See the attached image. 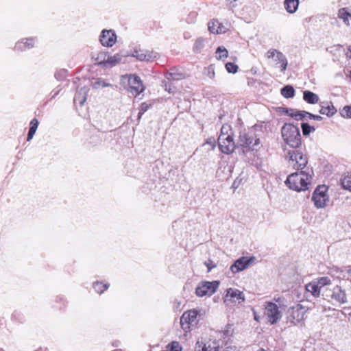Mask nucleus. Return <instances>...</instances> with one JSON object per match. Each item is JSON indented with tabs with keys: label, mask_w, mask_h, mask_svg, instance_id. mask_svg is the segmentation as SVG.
<instances>
[{
	"label": "nucleus",
	"mask_w": 351,
	"mask_h": 351,
	"mask_svg": "<svg viewBox=\"0 0 351 351\" xmlns=\"http://www.w3.org/2000/svg\"><path fill=\"white\" fill-rule=\"evenodd\" d=\"M313 174V171L311 168L293 173L288 176L285 182L286 184L289 189L296 191H305L307 189L308 184L311 183Z\"/></svg>",
	"instance_id": "obj_1"
},
{
	"label": "nucleus",
	"mask_w": 351,
	"mask_h": 351,
	"mask_svg": "<svg viewBox=\"0 0 351 351\" xmlns=\"http://www.w3.org/2000/svg\"><path fill=\"white\" fill-rule=\"evenodd\" d=\"M281 133L283 140L290 147L297 148L300 145L301 135L297 126L285 123L281 129Z\"/></svg>",
	"instance_id": "obj_2"
},
{
	"label": "nucleus",
	"mask_w": 351,
	"mask_h": 351,
	"mask_svg": "<svg viewBox=\"0 0 351 351\" xmlns=\"http://www.w3.org/2000/svg\"><path fill=\"white\" fill-rule=\"evenodd\" d=\"M289 156V163L293 169L296 170L304 171L308 163L307 156L298 150L289 151L287 153Z\"/></svg>",
	"instance_id": "obj_3"
},
{
	"label": "nucleus",
	"mask_w": 351,
	"mask_h": 351,
	"mask_svg": "<svg viewBox=\"0 0 351 351\" xmlns=\"http://www.w3.org/2000/svg\"><path fill=\"white\" fill-rule=\"evenodd\" d=\"M264 306V314L267 317L270 324H276L281 319L282 313L276 304L272 302H266Z\"/></svg>",
	"instance_id": "obj_4"
},
{
	"label": "nucleus",
	"mask_w": 351,
	"mask_h": 351,
	"mask_svg": "<svg viewBox=\"0 0 351 351\" xmlns=\"http://www.w3.org/2000/svg\"><path fill=\"white\" fill-rule=\"evenodd\" d=\"M219 286V281H202L195 289V294L198 297L210 296L214 294Z\"/></svg>",
	"instance_id": "obj_5"
},
{
	"label": "nucleus",
	"mask_w": 351,
	"mask_h": 351,
	"mask_svg": "<svg viewBox=\"0 0 351 351\" xmlns=\"http://www.w3.org/2000/svg\"><path fill=\"white\" fill-rule=\"evenodd\" d=\"M259 143V138L254 136L252 132H240L237 139L238 145L249 149H254Z\"/></svg>",
	"instance_id": "obj_6"
},
{
	"label": "nucleus",
	"mask_w": 351,
	"mask_h": 351,
	"mask_svg": "<svg viewBox=\"0 0 351 351\" xmlns=\"http://www.w3.org/2000/svg\"><path fill=\"white\" fill-rule=\"evenodd\" d=\"M306 312V307L299 304L290 307L287 311V322L293 325H297L304 319Z\"/></svg>",
	"instance_id": "obj_7"
},
{
	"label": "nucleus",
	"mask_w": 351,
	"mask_h": 351,
	"mask_svg": "<svg viewBox=\"0 0 351 351\" xmlns=\"http://www.w3.org/2000/svg\"><path fill=\"white\" fill-rule=\"evenodd\" d=\"M327 190L328 189L325 185H322L318 186L314 191L311 199L317 208L326 206V204L328 201Z\"/></svg>",
	"instance_id": "obj_8"
},
{
	"label": "nucleus",
	"mask_w": 351,
	"mask_h": 351,
	"mask_svg": "<svg viewBox=\"0 0 351 351\" xmlns=\"http://www.w3.org/2000/svg\"><path fill=\"white\" fill-rule=\"evenodd\" d=\"M123 77L127 78L129 84L128 91L134 96H137L145 90V86L141 78L135 75H125Z\"/></svg>",
	"instance_id": "obj_9"
},
{
	"label": "nucleus",
	"mask_w": 351,
	"mask_h": 351,
	"mask_svg": "<svg viewBox=\"0 0 351 351\" xmlns=\"http://www.w3.org/2000/svg\"><path fill=\"white\" fill-rule=\"evenodd\" d=\"M218 145L221 152L230 154L235 148V143L230 134H220L218 138Z\"/></svg>",
	"instance_id": "obj_10"
},
{
	"label": "nucleus",
	"mask_w": 351,
	"mask_h": 351,
	"mask_svg": "<svg viewBox=\"0 0 351 351\" xmlns=\"http://www.w3.org/2000/svg\"><path fill=\"white\" fill-rule=\"evenodd\" d=\"M200 316L199 311L196 309L189 310L184 312L180 318V324L183 329L189 328V325H196Z\"/></svg>",
	"instance_id": "obj_11"
},
{
	"label": "nucleus",
	"mask_w": 351,
	"mask_h": 351,
	"mask_svg": "<svg viewBox=\"0 0 351 351\" xmlns=\"http://www.w3.org/2000/svg\"><path fill=\"white\" fill-rule=\"evenodd\" d=\"M268 59H274V60L280 64L281 71L284 72L287 67L288 61L285 56L280 51L275 49H270L266 53Z\"/></svg>",
	"instance_id": "obj_12"
},
{
	"label": "nucleus",
	"mask_w": 351,
	"mask_h": 351,
	"mask_svg": "<svg viewBox=\"0 0 351 351\" xmlns=\"http://www.w3.org/2000/svg\"><path fill=\"white\" fill-rule=\"evenodd\" d=\"M117 35L112 29H103L99 37V40L102 46L111 47L117 42Z\"/></svg>",
	"instance_id": "obj_13"
},
{
	"label": "nucleus",
	"mask_w": 351,
	"mask_h": 351,
	"mask_svg": "<svg viewBox=\"0 0 351 351\" xmlns=\"http://www.w3.org/2000/svg\"><path fill=\"white\" fill-rule=\"evenodd\" d=\"M225 303L228 302H238L239 304L245 301V296L242 291L233 288H229L226 290V294L223 298Z\"/></svg>",
	"instance_id": "obj_14"
},
{
	"label": "nucleus",
	"mask_w": 351,
	"mask_h": 351,
	"mask_svg": "<svg viewBox=\"0 0 351 351\" xmlns=\"http://www.w3.org/2000/svg\"><path fill=\"white\" fill-rule=\"evenodd\" d=\"M254 259V257H241L230 266V269L233 274L238 273L247 268Z\"/></svg>",
	"instance_id": "obj_15"
},
{
	"label": "nucleus",
	"mask_w": 351,
	"mask_h": 351,
	"mask_svg": "<svg viewBox=\"0 0 351 351\" xmlns=\"http://www.w3.org/2000/svg\"><path fill=\"white\" fill-rule=\"evenodd\" d=\"M131 56L140 61H153L156 59L158 53L153 51L135 49Z\"/></svg>",
	"instance_id": "obj_16"
},
{
	"label": "nucleus",
	"mask_w": 351,
	"mask_h": 351,
	"mask_svg": "<svg viewBox=\"0 0 351 351\" xmlns=\"http://www.w3.org/2000/svg\"><path fill=\"white\" fill-rule=\"evenodd\" d=\"M330 298L339 304H345L347 302L346 292L339 286H336L333 288Z\"/></svg>",
	"instance_id": "obj_17"
},
{
	"label": "nucleus",
	"mask_w": 351,
	"mask_h": 351,
	"mask_svg": "<svg viewBox=\"0 0 351 351\" xmlns=\"http://www.w3.org/2000/svg\"><path fill=\"white\" fill-rule=\"evenodd\" d=\"M35 45V39L34 38H26L25 41L24 39H22L20 41H18L15 46V51H24L26 49H29L34 47Z\"/></svg>",
	"instance_id": "obj_18"
},
{
	"label": "nucleus",
	"mask_w": 351,
	"mask_h": 351,
	"mask_svg": "<svg viewBox=\"0 0 351 351\" xmlns=\"http://www.w3.org/2000/svg\"><path fill=\"white\" fill-rule=\"evenodd\" d=\"M89 88L87 86H83L77 90L74 97V103L82 106L86 100V97Z\"/></svg>",
	"instance_id": "obj_19"
},
{
	"label": "nucleus",
	"mask_w": 351,
	"mask_h": 351,
	"mask_svg": "<svg viewBox=\"0 0 351 351\" xmlns=\"http://www.w3.org/2000/svg\"><path fill=\"white\" fill-rule=\"evenodd\" d=\"M320 107L319 113L327 117H332L337 112V109L332 103L328 101L321 102Z\"/></svg>",
	"instance_id": "obj_20"
},
{
	"label": "nucleus",
	"mask_w": 351,
	"mask_h": 351,
	"mask_svg": "<svg viewBox=\"0 0 351 351\" xmlns=\"http://www.w3.org/2000/svg\"><path fill=\"white\" fill-rule=\"evenodd\" d=\"M303 99L309 104H315L319 101V96L310 90L303 92Z\"/></svg>",
	"instance_id": "obj_21"
},
{
	"label": "nucleus",
	"mask_w": 351,
	"mask_h": 351,
	"mask_svg": "<svg viewBox=\"0 0 351 351\" xmlns=\"http://www.w3.org/2000/svg\"><path fill=\"white\" fill-rule=\"evenodd\" d=\"M284 5L287 12L293 14L298 10L299 5V0H285Z\"/></svg>",
	"instance_id": "obj_22"
},
{
	"label": "nucleus",
	"mask_w": 351,
	"mask_h": 351,
	"mask_svg": "<svg viewBox=\"0 0 351 351\" xmlns=\"http://www.w3.org/2000/svg\"><path fill=\"white\" fill-rule=\"evenodd\" d=\"M165 77L169 81H178L184 79L185 77V75L183 73L172 70L171 71L167 73Z\"/></svg>",
	"instance_id": "obj_23"
},
{
	"label": "nucleus",
	"mask_w": 351,
	"mask_h": 351,
	"mask_svg": "<svg viewBox=\"0 0 351 351\" xmlns=\"http://www.w3.org/2000/svg\"><path fill=\"white\" fill-rule=\"evenodd\" d=\"M306 290L311 293L315 298H317L320 295L321 289L313 280L306 285Z\"/></svg>",
	"instance_id": "obj_24"
},
{
	"label": "nucleus",
	"mask_w": 351,
	"mask_h": 351,
	"mask_svg": "<svg viewBox=\"0 0 351 351\" xmlns=\"http://www.w3.org/2000/svg\"><path fill=\"white\" fill-rule=\"evenodd\" d=\"M122 60V56L119 53H117L112 56L108 57L107 60L104 61L105 65H109L110 66H114L117 64L119 63Z\"/></svg>",
	"instance_id": "obj_25"
},
{
	"label": "nucleus",
	"mask_w": 351,
	"mask_h": 351,
	"mask_svg": "<svg viewBox=\"0 0 351 351\" xmlns=\"http://www.w3.org/2000/svg\"><path fill=\"white\" fill-rule=\"evenodd\" d=\"M281 94L285 98H292L295 95V90L291 85H287L282 88Z\"/></svg>",
	"instance_id": "obj_26"
},
{
	"label": "nucleus",
	"mask_w": 351,
	"mask_h": 351,
	"mask_svg": "<svg viewBox=\"0 0 351 351\" xmlns=\"http://www.w3.org/2000/svg\"><path fill=\"white\" fill-rule=\"evenodd\" d=\"M219 344L215 341H209L204 343L202 351H218Z\"/></svg>",
	"instance_id": "obj_27"
},
{
	"label": "nucleus",
	"mask_w": 351,
	"mask_h": 351,
	"mask_svg": "<svg viewBox=\"0 0 351 351\" xmlns=\"http://www.w3.org/2000/svg\"><path fill=\"white\" fill-rule=\"evenodd\" d=\"M93 286L97 293L101 294L109 287V284H104L101 282H95L93 283Z\"/></svg>",
	"instance_id": "obj_28"
},
{
	"label": "nucleus",
	"mask_w": 351,
	"mask_h": 351,
	"mask_svg": "<svg viewBox=\"0 0 351 351\" xmlns=\"http://www.w3.org/2000/svg\"><path fill=\"white\" fill-rule=\"evenodd\" d=\"M318 287L322 289L324 287L331 284V280L328 277H321L318 279L313 280Z\"/></svg>",
	"instance_id": "obj_29"
},
{
	"label": "nucleus",
	"mask_w": 351,
	"mask_h": 351,
	"mask_svg": "<svg viewBox=\"0 0 351 351\" xmlns=\"http://www.w3.org/2000/svg\"><path fill=\"white\" fill-rule=\"evenodd\" d=\"M204 43H205V39L200 37V38H198L195 43H194V45H193V51L195 53H199L201 52V51L202 50V49L204 48Z\"/></svg>",
	"instance_id": "obj_30"
},
{
	"label": "nucleus",
	"mask_w": 351,
	"mask_h": 351,
	"mask_svg": "<svg viewBox=\"0 0 351 351\" xmlns=\"http://www.w3.org/2000/svg\"><path fill=\"white\" fill-rule=\"evenodd\" d=\"M228 56V50L223 46L218 47L216 50V58L217 60H222L227 58Z\"/></svg>",
	"instance_id": "obj_31"
},
{
	"label": "nucleus",
	"mask_w": 351,
	"mask_h": 351,
	"mask_svg": "<svg viewBox=\"0 0 351 351\" xmlns=\"http://www.w3.org/2000/svg\"><path fill=\"white\" fill-rule=\"evenodd\" d=\"M208 152L213 151L216 147V142L214 138H208L206 141L202 145Z\"/></svg>",
	"instance_id": "obj_32"
},
{
	"label": "nucleus",
	"mask_w": 351,
	"mask_h": 351,
	"mask_svg": "<svg viewBox=\"0 0 351 351\" xmlns=\"http://www.w3.org/2000/svg\"><path fill=\"white\" fill-rule=\"evenodd\" d=\"M350 14L346 8H341L338 12V17L343 21V22L348 25V16H350Z\"/></svg>",
	"instance_id": "obj_33"
},
{
	"label": "nucleus",
	"mask_w": 351,
	"mask_h": 351,
	"mask_svg": "<svg viewBox=\"0 0 351 351\" xmlns=\"http://www.w3.org/2000/svg\"><path fill=\"white\" fill-rule=\"evenodd\" d=\"M341 185L343 189L351 191V174L341 179Z\"/></svg>",
	"instance_id": "obj_34"
},
{
	"label": "nucleus",
	"mask_w": 351,
	"mask_h": 351,
	"mask_svg": "<svg viewBox=\"0 0 351 351\" xmlns=\"http://www.w3.org/2000/svg\"><path fill=\"white\" fill-rule=\"evenodd\" d=\"M301 128L302 130V133L304 136L308 135L311 132H313L315 130V128L313 126H311L307 123H302L301 124Z\"/></svg>",
	"instance_id": "obj_35"
},
{
	"label": "nucleus",
	"mask_w": 351,
	"mask_h": 351,
	"mask_svg": "<svg viewBox=\"0 0 351 351\" xmlns=\"http://www.w3.org/2000/svg\"><path fill=\"white\" fill-rule=\"evenodd\" d=\"M113 87V86L109 83L106 82L103 80L98 79L94 84V88H103L106 87Z\"/></svg>",
	"instance_id": "obj_36"
},
{
	"label": "nucleus",
	"mask_w": 351,
	"mask_h": 351,
	"mask_svg": "<svg viewBox=\"0 0 351 351\" xmlns=\"http://www.w3.org/2000/svg\"><path fill=\"white\" fill-rule=\"evenodd\" d=\"M218 25V20L213 19L210 21L208 23V29L209 32L212 34H215V31L217 30Z\"/></svg>",
	"instance_id": "obj_37"
},
{
	"label": "nucleus",
	"mask_w": 351,
	"mask_h": 351,
	"mask_svg": "<svg viewBox=\"0 0 351 351\" xmlns=\"http://www.w3.org/2000/svg\"><path fill=\"white\" fill-rule=\"evenodd\" d=\"M225 67L228 73H235L238 71V66L232 62H227Z\"/></svg>",
	"instance_id": "obj_38"
},
{
	"label": "nucleus",
	"mask_w": 351,
	"mask_h": 351,
	"mask_svg": "<svg viewBox=\"0 0 351 351\" xmlns=\"http://www.w3.org/2000/svg\"><path fill=\"white\" fill-rule=\"evenodd\" d=\"M341 115L345 118H350L351 117V105L346 106L343 108V109L340 112Z\"/></svg>",
	"instance_id": "obj_39"
},
{
	"label": "nucleus",
	"mask_w": 351,
	"mask_h": 351,
	"mask_svg": "<svg viewBox=\"0 0 351 351\" xmlns=\"http://www.w3.org/2000/svg\"><path fill=\"white\" fill-rule=\"evenodd\" d=\"M151 107V105L144 102L141 104V108L139 110V112L138 114V118L141 119L142 115Z\"/></svg>",
	"instance_id": "obj_40"
},
{
	"label": "nucleus",
	"mask_w": 351,
	"mask_h": 351,
	"mask_svg": "<svg viewBox=\"0 0 351 351\" xmlns=\"http://www.w3.org/2000/svg\"><path fill=\"white\" fill-rule=\"evenodd\" d=\"M197 13L196 12H191L186 19L188 23H194L196 21Z\"/></svg>",
	"instance_id": "obj_41"
},
{
	"label": "nucleus",
	"mask_w": 351,
	"mask_h": 351,
	"mask_svg": "<svg viewBox=\"0 0 351 351\" xmlns=\"http://www.w3.org/2000/svg\"><path fill=\"white\" fill-rule=\"evenodd\" d=\"M228 27L223 25L222 23H219L218 21V25L217 27V30L215 31V34H224L227 32Z\"/></svg>",
	"instance_id": "obj_42"
},
{
	"label": "nucleus",
	"mask_w": 351,
	"mask_h": 351,
	"mask_svg": "<svg viewBox=\"0 0 351 351\" xmlns=\"http://www.w3.org/2000/svg\"><path fill=\"white\" fill-rule=\"evenodd\" d=\"M305 111H298L297 112V114H294V119L296 120V121H300V120H304L306 116L304 115L303 113Z\"/></svg>",
	"instance_id": "obj_43"
},
{
	"label": "nucleus",
	"mask_w": 351,
	"mask_h": 351,
	"mask_svg": "<svg viewBox=\"0 0 351 351\" xmlns=\"http://www.w3.org/2000/svg\"><path fill=\"white\" fill-rule=\"evenodd\" d=\"M297 112L295 110L292 108H285L284 110V113L287 114L293 118H294V114H297Z\"/></svg>",
	"instance_id": "obj_44"
},
{
	"label": "nucleus",
	"mask_w": 351,
	"mask_h": 351,
	"mask_svg": "<svg viewBox=\"0 0 351 351\" xmlns=\"http://www.w3.org/2000/svg\"><path fill=\"white\" fill-rule=\"evenodd\" d=\"M204 264L208 268V272H210L212 269L216 267V265L211 260H208V261H206L204 263Z\"/></svg>",
	"instance_id": "obj_45"
},
{
	"label": "nucleus",
	"mask_w": 351,
	"mask_h": 351,
	"mask_svg": "<svg viewBox=\"0 0 351 351\" xmlns=\"http://www.w3.org/2000/svg\"><path fill=\"white\" fill-rule=\"evenodd\" d=\"M39 122L37 119L34 118L30 121V127L29 128L37 130Z\"/></svg>",
	"instance_id": "obj_46"
},
{
	"label": "nucleus",
	"mask_w": 351,
	"mask_h": 351,
	"mask_svg": "<svg viewBox=\"0 0 351 351\" xmlns=\"http://www.w3.org/2000/svg\"><path fill=\"white\" fill-rule=\"evenodd\" d=\"M208 76L210 78H213L215 77V71H214V68L213 67V66H210L208 67Z\"/></svg>",
	"instance_id": "obj_47"
},
{
	"label": "nucleus",
	"mask_w": 351,
	"mask_h": 351,
	"mask_svg": "<svg viewBox=\"0 0 351 351\" xmlns=\"http://www.w3.org/2000/svg\"><path fill=\"white\" fill-rule=\"evenodd\" d=\"M229 130H230V126L229 125H223L221 127V134H228V131Z\"/></svg>",
	"instance_id": "obj_48"
},
{
	"label": "nucleus",
	"mask_w": 351,
	"mask_h": 351,
	"mask_svg": "<svg viewBox=\"0 0 351 351\" xmlns=\"http://www.w3.org/2000/svg\"><path fill=\"white\" fill-rule=\"evenodd\" d=\"M303 114H304V115H306V117H308V118H309V119H313V117H314V115H315V114H311V113H310V112H306V111H305Z\"/></svg>",
	"instance_id": "obj_49"
},
{
	"label": "nucleus",
	"mask_w": 351,
	"mask_h": 351,
	"mask_svg": "<svg viewBox=\"0 0 351 351\" xmlns=\"http://www.w3.org/2000/svg\"><path fill=\"white\" fill-rule=\"evenodd\" d=\"M165 90H167L169 93H173V90L171 88L170 85L165 84Z\"/></svg>",
	"instance_id": "obj_50"
},
{
	"label": "nucleus",
	"mask_w": 351,
	"mask_h": 351,
	"mask_svg": "<svg viewBox=\"0 0 351 351\" xmlns=\"http://www.w3.org/2000/svg\"><path fill=\"white\" fill-rule=\"evenodd\" d=\"M322 119L323 118L321 116H319V115H315V114L314 117H313V119L316 120V121H321V120H322Z\"/></svg>",
	"instance_id": "obj_51"
},
{
	"label": "nucleus",
	"mask_w": 351,
	"mask_h": 351,
	"mask_svg": "<svg viewBox=\"0 0 351 351\" xmlns=\"http://www.w3.org/2000/svg\"><path fill=\"white\" fill-rule=\"evenodd\" d=\"M34 134H30V133L28 132L27 137V141H29L30 140H32V138L34 137Z\"/></svg>",
	"instance_id": "obj_52"
},
{
	"label": "nucleus",
	"mask_w": 351,
	"mask_h": 351,
	"mask_svg": "<svg viewBox=\"0 0 351 351\" xmlns=\"http://www.w3.org/2000/svg\"><path fill=\"white\" fill-rule=\"evenodd\" d=\"M34 134H30V133L28 132L27 137V141H29L30 140H32V138L34 137Z\"/></svg>",
	"instance_id": "obj_53"
},
{
	"label": "nucleus",
	"mask_w": 351,
	"mask_h": 351,
	"mask_svg": "<svg viewBox=\"0 0 351 351\" xmlns=\"http://www.w3.org/2000/svg\"><path fill=\"white\" fill-rule=\"evenodd\" d=\"M36 132V130L29 128L28 132L34 135Z\"/></svg>",
	"instance_id": "obj_54"
},
{
	"label": "nucleus",
	"mask_w": 351,
	"mask_h": 351,
	"mask_svg": "<svg viewBox=\"0 0 351 351\" xmlns=\"http://www.w3.org/2000/svg\"><path fill=\"white\" fill-rule=\"evenodd\" d=\"M223 351H234V349L232 348H231V347H228L225 350H223Z\"/></svg>",
	"instance_id": "obj_55"
},
{
	"label": "nucleus",
	"mask_w": 351,
	"mask_h": 351,
	"mask_svg": "<svg viewBox=\"0 0 351 351\" xmlns=\"http://www.w3.org/2000/svg\"><path fill=\"white\" fill-rule=\"evenodd\" d=\"M347 271H348V274L351 275V266L348 267Z\"/></svg>",
	"instance_id": "obj_56"
},
{
	"label": "nucleus",
	"mask_w": 351,
	"mask_h": 351,
	"mask_svg": "<svg viewBox=\"0 0 351 351\" xmlns=\"http://www.w3.org/2000/svg\"><path fill=\"white\" fill-rule=\"evenodd\" d=\"M235 5H236L233 4L232 1H231V2L230 3V6L232 8H234V7H235Z\"/></svg>",
	"instance_id": "obj_57"
},
{
	"label": "nucleus",
	"mask_w": 351,
	"mask_h": 351,
	"mask_svg": "<svg viewBox=\"0 0 351 351\" xmlns=\"http://www.w3.org/2000/svg\"><path fill=\"white\" fill-rule=\"evenodd\" d=\"M59 93V91L56 92L52 96V98H54Z\"/></svg>",
	"instance_id": "obj_58"
},
{
	"label": "nucleus",
	"mask_w": 351,
	"mask_h": 351,
	"mask_svg": "<svg viewBox=\"0 0 351 351\" xmlns=\"http://www.w3.org/2000/svg\"><path fill=\"white\" fill-rule=\"evenodd\" d=\"M254 319H255L256 321H258V316L256 315V313H254Z\"/></svg>",
	"instance_id": "obj_59"
},
{
	"label": "nucleus",
	"mask_w": 351,
	"mask_h": 351,
	"mask_svg": "<svg viewBox=\"0 0 351 351\" xmlns=\"http://www.w3.org/2000/svg\"><path fill=\"white\" fill-rule=\"evenodd\" d=\"M348 51L350 53V58H351V46L348 48Z\"/></svg>",
	"instance_id": "obj_60"
},
{
	"label": "nucleus",
	"mask_w": 351,
	"mask_h": 351,
	"mask_svg": "<svg viewBox=\"0 0 351 351\" xmlns=\"http://www.w3.org/2000/svg\"><path fill=\"white\" fill-rule=\"evenodd\" d=\"M113 346H116V347H118V346H119V345H118V342L114 343H113Z\"/></svg>",
	"instance_id": "obj_61"
},
{
	"label": "nucleus",
	"mask_w": 351,
	"mask_h": 351,
	"mask_svg": "<svg viewBox=\"0 0 351 351\" xmlns=\"http://www.w3.org/2000/svg\"><path fill=\"white\" fill-rule=\"evenodd\" d=\"M0 351H5L3 349L1 348Z\"/></svg>",
	"instance_id": "obj_62"
},
{
	"label": "nucleus",
	"mask_w": 351,
	"mask_h": 351,
	"mask_svg": "<svg viewBox=\"0 0 351 351\" xmlns=\"http://www.w3.org/2000/svg\"><path fill=\"white\" fill-rule=\"evenodd\" d=\"M350 16L351 17V14H350Z\"/></svg>",
	"instance_id": "obj_63"
},
{
	"label": "nucleus",
	"mask_w": 351,
	"mask_h": 351,
	"mask_svg": "<svg viewBox=\"0 0 351 351\" xmlns=\"http://www.w3.org/2000/svg\"><path fill=\"white\" fill-rule=\"evenodd\" d=\"M234 1H236L237 0H233Z\"/></svg>",
	"instance_id": "obj_64"
}]
</instances>
